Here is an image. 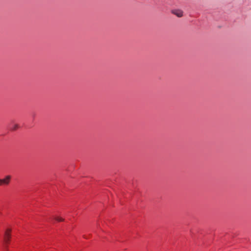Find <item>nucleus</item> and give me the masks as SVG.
<instances>
[{
    "mask_svg": "<svg viewBox=\"0 0 251 251\" xmlns=\"http://www.w3.org/2000/svg\"><path fill=\"white\" fill-rule=\"evenodd\" d=\"M19 127L18 124H14L11 127V129L12 130H15Z\"/></svg>",
    "mask_w": 251,
    "mask_h": 251,
    "instance_id": "nucleus-4",
    "label": "nucleus"
},
{
    "mask_svg": "<svg viewBox=\"0 0 251 251\" xmlns=\"http://www.w3.org/2000/svg\"><path fill=\"white\" fill-rule=\"evenodd\" d=\"M172 13L178 17H181L183 16V11L180 9L173 10Z\"/></svg>",
    "mask_w": 251,
    "mask_h": 251,
    "instance_id": "nucleus-3",
    "label": "nucleus"
},
{
    "mask_svg": "<svg viewBox=\"0 0 251 251\" xmlns=\"http://www.w3.org/2000/svg\"><path fill=\"white\" fill-rule=\"evenodd\" d=\"M10 179H11L10 176H7L4 178L0 179V185H1L2 184H5V185L8 184L10 182Z\"/></svg>",
    "mask_w": 251,
    "mask_h": 251,
    "instance_id": "nucleus-2",
    "label": "nucleus"
},
{
    "mask_svg": "<svg viewBox=\"0 0 251 251\" xmlns=\"http://www.w3.org/2000/svg\"><path fill=\"white\" fill-rule=\"evenodd\" d=\"M54 219L58 222H63L64 221V219L63 218L59 217H54Z\"/></svg>",
    "mask_w": 251,
    "mask_h": 251,
    "instance_id": "nucleus-5",
    "label": "nucleus"
},
{
    "mask_svg": "<svg viewBox=\"0 0 251 251\" xmlns=\"http://www.w3.org/2000/svg\"><path fill=\"white\" fill-rule=\"evenodd\" d=\"M11 229H7L6 230L4 235V242H5L6 245H7L9 243L10 238H11V234H10Z\"/></svg>",
    "mask_w": 251,
    "mask_h": 251,
    "instance_id": "nucleus-1",
    "label": "nucleus"
}]
</instances>
